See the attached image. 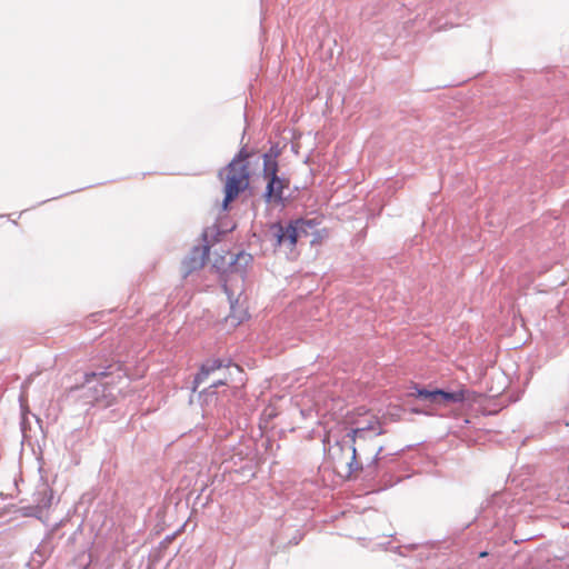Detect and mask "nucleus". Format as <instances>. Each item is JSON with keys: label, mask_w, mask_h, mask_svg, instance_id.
<instances>
[{"label": "nucleus", "mask_w": 569, "mask_h": 569, "mask_svg": "<svg viewBox=\"0 0 569 569\" xmlns=\"http://www.w3.org/2000/svg\"><path fill=\"white\" fill-rule=\"evenodd\" d=\"M487 552H481L480 557H486Z\"/></svg>", "instance_id": "20"}, {"label": "nucleus", "mask_w": 569, "mask_h": 569, "mask_svg": "<svg viewBox=\"0 0 569 569\" xmlns=\"http://www.w3.org/2000/svg\"><path fill=\"white\" fill-rule=\"evenodd\" d=\"M382 433V430L381 428L379 427L377 430H375V433L373 436L377 437V436H380Z\"/></svg>", "instance_id": "18"}, {"label": "nucleus", "mask_w": 569, "mask_h": 569, "mask_svg": "<svg viewBox=\"0 0 569 569\" xmlns=\"http://www.w3.org/2000/svg\"><path fill=\"white\" fill-rule=\"evenodd\" d=\"M97 377L104 378L107 377L106 371L100 372H88L84 375V385L81 387V389H88L92 391V395L86 396L88 403L98 402L100 398L104 397L106 387L103 383H98L96 386L90 387L89 385L92 382L93 379Z\"/></svg>", "instance_id": "7"}, {"label": "nucleus", "mask_w": 569, "mask_h": 569, "mask_svg": "<svg viewBox=\"0 0 569 569\" xmlns=\"http://www.w3.org/2000/svg\"><path fill=\"white\" fill-rule=\"evenodd\" d=\"M52 493L48 490H44L42 493V500L38 502L37 509L38 512H41L43 508H48L51 505Z\"/></svg>", "instance_id": "12"}, {"label": "nucleus", "mask_w": 569, "mask_h": 569, "mask_svg": "<svg viewBox=\"0 0 569 569\" xmlns=\"http://www.w3.org/2000/svg\"><path fill=\"white\" fill-rule=\"evenodd\" d=\"M278 170H279V166H278V161L277 160H271V159H263V177L264 179H270V178H278Z\"/></svg>", "instance_id": "10"}, {"label": "nucleus", "mask_w": 569, "mask_h": 569, "mask_svg": "<svg viewBox=\"0 0 569 569\" xmlns=\"http://www.w3.org/2000/svg\"><path fill=\"white\" fill-rule=\"evenodd\" d=\"M38 555L40 556V552H39L38 550H36V551H34V553H33V557H32V559H33L34 561L37 560V558H36V557H37Z\"/></svg>", "instance_id": "19"}, {"label": "nucleus", "mask_w": 569, "mask_h": 569, "mask_svg": "<svg viewBox=\"0 0 569 569\" xmlns=\"http://www.w3.org/2000/svg\"><path fill=\"white\" fill-rule=\"evenodd\" d=\"M371 430H375V429H373V427L371 425H369L368 427H365V428L351 429L347 433L346 438H348L349 441L351 442V445H350L351 457H350V461L347 462V466H348V469H349V473H352V472H355L357 470H360L362 468V466L357 461L356 442L359 439H366L367 435Z\"/></svg>", "instance_id": "5"}, {"label": "nucleus", "mask_w": 569, "mask_h": 569, "mask_svg": "<svg viewBox=\"0 0 569 569\" xmlns=\"http://www.w3.org/2000/svg\"><path fill=\"white\" fill-rule=\"evenodd\" d=\"M251 260H252V256H251V254L246 253V252H240V253L237 256V258H236V260H234V263H242V262H243L244 264H247V263H249Z\"/></svg>", "instance_id": "14"}, {"label": "nucleus", "mask_w": 569, "mask_h": 569, "mask_svg": "<svg viewBox=\"0 0 569 569\" xmlns=\"http://www.w3.org/2000/svg\"><path fill=\"white\" fill-rule=\"evenodd\" d=\"M280 154V149L278 144H273L270 149L262 156L263 159L277 160Z\"/></svg>", "instance_id": "13"}, {"label": "nucleus", "mask_w": 569, "mask_h": 569, "mask_svg": "<svg viewBox=\"0 0 569 569\" xmlns=\"http://www.w3.org/2000/svg\"><path fill=\"white\" fill-rule=\"evenodd\" d=\"M209 254V247H193L190 253L182 261L183 277H188L191 272L203 267Z\"/></svg>", "instance_id": "4"}, {"label": "nucleus", "mask_w": 569, "mask_h": 569, "mask_svg": "<svg viewBox=\"0 0 569 569\" xmlns=\"http://www.w3.org/2000/svg\"><path fill=\"white\" fill-rule=\"evenodd\" d=\"M416 389V395L417 397L419 398H422V399H426V400H429L430 402L435 403V400H436V389L435 390H428V389H425V388H415Z\"/></svg>", "instance_id": "11"}, {"label": "nucleus", "mask_w": 569, "mask_h": 569, "mask_svg": "<svg viewBox=\"0 0 569 569\" xmlns=\"http://www.w3.org/2000/svg\"><path fill=\"white\" fill-rule=\"evenodd\" d=\"M224 291L228 295L229 302H230V315L229 318L232 320V322L241 323L247 318V311L242 309L238 303L239 300H233V295L229 291L228 287H224Z\"/></svg>", "instance_id": "9"}, {"label": "nucleus", "mask_w": 569, "mask_h": 569, "mask_svg": "<svg viewBox=\"0 0 569 569\" xmlns=\"http://www.w3.org/2000/svg\"><path fill=\"white\" fill-rule=\"evenodd\" d=\"M346 445H347V440L346 439L336 442V447H338L340 451L343 450Z\"/></svg>", "instance_id": "17"}, {"label": "nucleus", "mask_w": 569, "mask_h": 569, "mask_svg": "<svg viewBox=\"0 0 569 569\" xmlns=\"http://www.w3.org/2000/svg\"><path fill=\"white\" fill-rule=\"evenodd\" d=\"M289 188V180L282 177L267 179V186L262 194L267 203L284 206L283 191Z\"/></svg>", "instance_id": "3"}, {"label": "nucleus", "mask_w": 569, "mask_h": 569, "mask_svg": "<svg viewBox=\"0 0 569 569\" xmlns=\"http://www.w3.org/2000/svg\"><path fill=\"white\" fill-rule=\"evenodd\" d=\"M249 157L247 148L242 147L228 166L219 172L220 177L226 172L223 209H227L228 204L249 186L250 170L247 161Z\"/></svg>", "instance_id": "2"}, {"label": "nucleus", "mask_w": 569, "mask_h": 569, "mask_svg": "<svg viewBox=\"0 0 569 569\" xmlns=\"http://www.w3.org/2000/svg\"><path fill=\"white\" fill-rule=\"evenodd\" d=\"M382 450H383V447H381V446L377 449V452H376L375 457L372 458L373 465H377L378 461L381 459L380 455H381Z\"/></svg>", "instance_id": "16"}, {"label": "nucleus", "mask_w": 569, "mask_h": 569, "mask_svg": "<svg viewBox=\"0 0 569 569\" xmlns=\"http://www.w3.org/2000/svg\"><path fill=\"white\" fill-rule=\"evenodd\" d=\"M320 221L317 218L292 219L288 223L273 222L269 227V234L276 248L292 252L299 239L308 238L317 231Z\"/></svg>", "instance_id": "1"}, {"label": "nucleus", "mask_w": 569, "mask_h": 569, "mask_svg": "<svg viewBox=\"0 0 569 569\" xmlns=\"http://www.w3.org/2000/svg\"><path fill=\"white\" fill-rule=\"evenodd\" d=\"M227 380H228V377L224 375L222 378L213 381L211 385H210V388H217L219 386H223L227 383Z\"/></svg>", "instance_id": "15"}, {"label": "nucleus", "mask_w": 569, "mask_h": 569, "mask_svg": "<svg viewBox=\"0 0 569 569\" xmlns=\"http://www.w3.org/2000/svg\"><path fill=\"white\" fill-rule=\"evenodd\" d=\"M466 392L467 391L465 389H460V390L452 391V392L445 391V390H441V389H436V400H435V403H449V402L458 403V402H462V401L466 400Z\"/></svg>", "instance_id": "8"}, {"label": "nucleus", "mask_w": 569, "mask_h": 569, "mask_svg": "<svg viewBox=\"0 0 569 569\" xmlns=\"http://www.w3.org/2000/svg\"><path fill=\"white\" fill-rule=\"evenodd\" d=\"M230 366V359H208L201 365L199 372L194 377V388L202 383L211 373L221 369H228Z\"/></svg>", "instance_id": "6"}]
</instances>
